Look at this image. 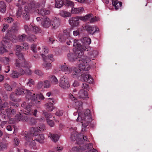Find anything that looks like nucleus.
I'll use <instances>...</instances> for the list:
<instances>
[{
	"label": "nucleus",
	"mask_w": 152,
	"mask_h": 152,
	"mask_svg": "<svg viewBox=\"0 0 152 152\" xmlns=\"http://www.w3.org/2000/svg\"><path fill=\"white\" fill-rule=\"evenodd\" d=\"M82 104L81 101L75 102V108L77 110V112H74L73 115L75 116L78 114L76 120L77 121L80 122L82 123V131L84 132L86 131L87 126L89 123L91 121L92 118L89 110H86L84 111L82 110Z\"/></svg>",
	"instance_id": "f257e3e1"
},
{
	"label": "nucleus",
	"mask_w": 152,
	"mask_h": 152,
	"mask_svg": "<svg viewBox=\"0 0 152 152\" xmlns=\"http://www.w3.org/2000/svg\"><path fill=\"white\" fill-rule=\"evenodd\" d=\"M81 55L79 50H76L73 53H69L67 55L68 60L71 62H74L77 60L80 68L84 70H89L90 69V66L88 64L89 61L86 60L87 57Z\"/></svg>",
	"instance_id": "f03ea898"
},
{
	"label": "nucleus",
	"mask_w": 152,
	"mask_h": 152,
	"mask_svg": "<svg viewBox=\"0 0 152 152\" xmlns=\"http://www.w3.org/2000/svg\"><path fill=\"white\" fill-rule=\"evenodd\" d=\"M14 31H15L13 28H10L9 29L6 35L1 42V44L2 46L6 47H8V45H10L11 42L13 43H15L18 40L22 41L26 39V35L24 34L19 35L17 39L15 35L12 34Z\"/></svg>",
	"instance_id": "7ed1b4c3"
},
{
	"label": "nucleus",
	"mask_w": 152,
	"mask_h": 152,
	"mask_svg": "<svg viewBox=\"0 0 152 152\" xmlns=\"http://www.w3.org/2000/svg\"><path fill=\"white\" fill-rule=\"evenodd\" d=\"M26 94V97L27 99L28 100L30 99L33 102V103L35 104H37L40 102V101L38 100L39 99H44V96L41 94H33L27 90H25L22 88H18L16 91V95H19L23 94Z\"/></svg>",
	"instance_id": "20e7f679"
},
{
	"label": "nucleus",
	"mask_w": 152,
	"mask_h": 152,
	"mask_svg": "<svg viewBox=\"0 0 152 152\" xmlns=\"http://www.w3.org/2000/svg\"><path fill=\"white\" fill-rule=\"evenodd\" d=\"M26 134L25 133V137L26 139L25 145L26 146H27L28 145L30 148H32L33 149H36L37 148L35 147L36 144L34 140H36L41 143H43L44 142L43 141L45 139V137L44 135L43 134H38V136H37L36 138L33 137L32 139L29 138L28 135L27 136Z\"/></svg>",
	"instance_id": "39448f33"
},
{
	"label": "nucleus",
	"mask_w": 152,
	"mask_h": 152,
	"mask_svg": "<svg viewBox=\"0 0 152 152\" xmlns=\"http://www.w3.org/2000/svg\"><path fill=\"white\" fill-rule=\"evenodd\" d=\"M76 128H70V131L71 132V139L72 140L74 141L76 140V142L77 144H81L83 143V140L87 141V138L85 136H83L80 134L78 136L76 134V132L75 131Z\"/></svg>",
	"instance_id": "423d86ee"
},
{
	"label": "nucleus",
	"mask_w": 152,
	"mask_h": 152,
	"mask_svg": "<svg viewBox=\"0 0 152 152\" xmlns=\"http://www.w3.org/2000/svg\"><path fill=\"white\" fill-rule=\"evenodd\" d=\"M41 99H39L38 100L40 101V102L38 103L37 104H35L33 103V102L31 100V102L29 103L28 104V105L27 106L26 105V102H25L23 103V104L21 105V106L22 107H23L25 109V114H29V115H32V114L34 116H36L37 114V110H34V112L33 113V110L32 108L30 107V106H32V104H33V105H35L37 106V105L39 104L40 102V101L39 100Z\"/></svg>",
	"instance_id": "0eeeda50"
},
{
	"label": "nucleus",
	"mask_w": 152,
	"mask_h": 152,
	"mask_svg": "<svg viewBox=\"0 0 152 152\" xmlns=\"http://www.w3.org/2000/svg\"><path fill=\"white\" fill-rule=\"evenodd\" d=\"M19 58L20 59L19 61L18 59H16L15 63V66L16 68L22 67L24 69L27 68H30L31 67L29 63L24 59V58L22 59L21 57L20 58L19 57Z\"/></svg>",
	"instance_id": "6e6552de"
},
{
	"label": "nucleus",
	"mask_w": 152,
	"mask_h": 152,
	"mask_svg": "<svg viewBox=\"0 0 152 152\" xmlns=\"http://www.w3.org/2000/svg\"><path fill=\"white\" fill-rule=\"evenodd\" d=\"M70 73L73 77L78 78L82 73V70L87 71L88 70H84L80 68L78 65V67H72Z\"/></svg>",
	"instance_id": "1a4fd4ad"
},
{
	"label": "nucleus",
	"mask_w": 152,
	"mask_h": 152,
	"mask_svg": "<svg viewBox=\"0 0 152 152\" xmlns=\"http://www.w3.org/2000/svg\"><path fill=\"white\" fill-rule=\"evenodd\" d=\"M80 40L75 39L73 43V46L75 48V51L79 50L81 53V55L83 54V51L86 50V46L80 45Z\"/></svg>",
	"instance_id": "9d476101"
},
{
	"label": "nucleus",
	"mask_w": 152,
	"mask_h": 152,
	"mask_svg": "<svg viewBox=\"0 0 152 152\" xmlns=\"http://www.w3.org/2000/svg\"><path fill=\"white\" fill-rule=\"evenodd\" d=\"M59 86L63 89H66L70 86V84L68 77L63 76L60 78L59 81Z\"/></svg>",
	"instance_id": "9b49d317"
},
{
	"label": "nucleus",
	"mask_w": 152,
	"mask_h": 152,
	"mask_svg": "<svg viewBox=\"0 0 152 152\" xmlns=\"http://www.w3.org/2000/svg\"><path fill=\"white\" fill-rule=\"evenodd\" d=\"M29 48L28 44L26 43H23V46H20L19 45H17L16 47V54L17 56L19 57L20 58H23V54L20 53V51L23 49L24 48L26 50H28Z\"/></svg>",
	"instance_id": "f8f14e48"
},
{
	"label": "nucleus",
	"mask_w": 152,
	"mask_h": 152,
	"mask_svg": "<svg viewBox=\"0 0 152 152\" xmlns=\"http://www.w3.org/2000/svg\"><path fill=\"white\" fill-rule=\"evenodd\" d=\"M80 16L72 17L69 20V23L70 25L72 27L78 26L80 23Z\"/></svg>",
	"instance_id": "ddd939ff"
},
{
	"label": "nucleus",
	"mask_w": 152,
	"mask_h": 152,
	"mask_svg": "<svg viewBox=\"0 0 152 152\" xmlns=\"http://www.w3.org/2000/svg\"><path fill=\"white\" fill-rule=\"evenodd\" d=\"M51 20L46 17H43L42 18V26L45 28H48L51 26Z\"/></svg>",
	"instance_id": "4468645a"
},
{
	"label": "nucleus",
	"mask_w": 152,
	"mask_h": 152,
	"mask_svg": "<svg viewBox=\"0 0 152 152\" xmlns=\"http://www.w3.org/2000/svg\"><path fill=\"white\" fill-rule=\"evenodd\" d=\"M81 77L80 80L81 81H87L89 83H93V79L91 76L88 73L85 74L84 73L81 74Z\"/></svg>",
	"instance_id": "2eb2a0df"
},
{
	"label": "nucleus",
	"mask_w": 152,
	"mask_h": 152,
	"mask_svg": "<svg viewBox=\"0 0 152 152\" xmlns=\"http://www.w3.org/2000/svg\"><path fill=\"white\" fill-rule=\"evenodd\" d=\"M48 103L45 104L46 108L47 110L49 111H52L54 109L53 104V98H49L48 99Z\"/></svg>",
	"instance_id": "dca6fc26"
},
{
	"label": "nucleus",
	"mask_w": 152,
	"mask_h": 152,
	"mask_svg": "<svg viewBox=\"0 0 152 152\" xmlns=\"http://www.w3.org/2000/svg\"><path fill=\"white\" fill-rule=\"evenodd\" d=\"M98 54V51L95 50H94L91 51L89 52L88 54V57L87 56H86L87 57L86 60H89V61L88 63V64L89 65V63L90 61L91 60L93 59V58L96 56Z\"/></svg>",
	"instance_id": "f3484780"
},
{
	"label": "nucleus",
	"mask_w": 152,
	"mask_h": 152,
	"mask_svg": "<svg viewBox=\"0 0 152 152\" xmlns=\"http://www.w3.org/2000/svg\"><path fill=\"white\" fill-rule=\"evenodd\" d=\"M86 31L91 34H93L96 32H98L99 29L95 26H87Z\"/></svg>",
	"instance_id": "a211bd4d"
},
{
	"label": "nucleus",
	"mask_w": 152,
	"mask_h": 152,
	"mask_svg": "<svg viewBox=\"0 0 152 152\" xmlns=\"http://www.w3.org/2000/svg\"><path fill=\"white\" fill-rule=\"evenodd\" d=\"M44 6L43 4H40L38 3H36L35 2H32L30 4V6L29 7V10H32L33 11H34L35 8H39L41 7H43Z\"/></svg>",
	"instance_id": "6ab92c4d"
},
{
	"label": "nucleus",
	"mask_w": 152,
	"mask_h": 152,
	"mask_svg": "<svg viewBox=\"0 0 152 152\" xmlns=\"http://www.w3.org/2000/svg\"><path fill=\"white\" fill-rule=\"evenodd\" d=\"M84 11V9L82 7L78 8L73 7L71 11V14H78L82 13Z\"/></svg>",
	"instance_id": "aec40b11"
},
{
	"label": "nucleus",
	"mask_w": 152,
	"mask_h": 152,
	"mask_svg": "<svg viewBox=\"0 0 152 152\" xmlns=\"http://www.w3.org/2000/svg\"><path fill=\"white\" fill-rule=\"evenodd\" d=\"M60 25V22L59 19L55 18L51 20V26L53 28H57Z\"/></svg>",
	"instance_id": "412c9836"
},
{
	"label": "nucleus",
	"mask_w": 152,
	"mask_h": 152,
	"mask_svg": "<svg viewBox=\"0 0 152 152\" xmlns=\"http://www.w3.org/2000/svg\"><path fill=\"white\" fill-rule=\"evenodd\" d=\"M87 144L86 146H83V147H75L73 148L71 150L72 152H81L87 149L88 145Z\"/></svg>",
	"instance_id": "4be33fe9"
},
{
	"label": "nucleus",
	"mask_w": 152,
	"mask_h": 152,
	"mask_svg": "<svg viewBox=\"0 0 152 152\" xmlns=\"http://www.w3.org/2000/svg\"><path fill=\"white\" fill-rule=\"evenodd\" d=\"M79 95L80 98L84 99L88 98L87 92L83 89L80 91L79 93Z\"/></svg>",
	"instance_id": "5701e85b"
},
{
	"label": "nucleus",
	"mask_w": 152,
	"mask_h": 152,
	"mask_svg": "<svg viewBox=\"0 0 152 152\" xmlns=\"http://www.w3.org/2000/svg\"><path fill=\"white\" fill-rule=\"evenodd\" d=\"M41 55L42 56L43 60L47 59V56L45 55L48 53V48L45 46L42 47L41 50L40 51Z\"/></svg>",
	"instance_id": "b1692460"
},
{
	"label": "nucleus",
	"mask_w": 152,
	"mask_h": 152,
	"mask_svg": "<svg viewBox=\"0 0 152 152\" xmlns=\"http://www.w3.org/2000/svg\"><path fill=\"white\" fill-rule=\"evenodd\" d=\"M72 67H68L67 65L65 64L62 65L61 66V70L66 72V73L69 74L71 70Z\"/></svg>",
	"instance_id": "393cba45"
},
{
	"label": "nucleus",
	"mask_w": 152,
	"mask_h": 152,
	"mask_svg": "<svg viewBox=\"0 0 152 152\" xmlns=\"http://www.w3.org/2000/svg\"><path fill=\"white\" fill-rule=\"evenodd\" d=\"M39 132L38 127L32 128L31 129V136H33L32 137L34 136L37 137L38 135Z\"/></svg>",
	"instance_id": "a878e982"
},
{
	"label": "nucleus",
	"mask_w": 152,
	"mask_h": 152,
	"mask_svg": "<svg viewBox=\"0 0 152 152\" xmlns=\"http://www.w3.org/2000/svg\"><path fill=\"white\" fill-rule=\"evenodd\" d=\"M81 42L84 45L83 46L88 45L90 44L91 43V40L90 38L88 37H84L81 40Z\"/></svg>",
	"instance_id": "bb28decb"
},
{
	"label": "nucleus",
	"mask_w": 152,
	"mask_h": 152,
	"mask_svg": "<svg viewBox=\"0 0 152 152\" xmlns=\"http://www.w3.org/2000/svg\"><path fill=\"white\" fill-rule=\"evenodd\" d=\"M59 14L61 16L64 18L70 17L72 15L71 12L63 10L60 11Z\"/></svg>",
	"instance_id": "cd10ccee"
},
{
	"label": "nucleus",
	"mask_w": 152,
	"mask_h": 152,
	"mask_svg": "<svg viewBox=\"0 0 152 152\" xmlns=\"http://www.w3.org/2000/svg\"><path fill=\"white\" fill-rule=\"evenodd\" d=\"M24 70L23 69H21L20 71V74L21 75L26 74L27 75H30L32 73V71L30 69V68L24 69Z\"/></svg>",
	"instance_id": "c85d7f7f"
},
{
	"label": "nucleus",
	"mask_w": 152,
	"mask_h": 152,
	"mask_svg": "<svg viewBox=\"0 0 152 152\" xmlns=\"http://www.w3.org/2000/svg\"><path fill=\"white\" fill-rule=\"evenodd\" d=\"M6 11V4L3 1H0V12L4 13Z\"/></svg>",
	"instance_id": "c756f323"
},
{
	"label": "nucleus",
	"mask_w": 152,
	"mask_h": 152,
	"mask_svg": "<svg viewBox=\"0 0 152 152\" xmlns=\"http://www.w3.org/2000/svg\"><path fill=\"white\" fill-rule=\"evenodd\" d=\"M48 135V137L54 142H56L59 139V136L57 134H53L49 133Z\"/></svg>",
	"instance_id": "7c9ffc66"
},
{
	"label": "nucleus",
	"mask_w": 152,
	"mask_h": 152,
	"mask_svg": "<svg viewBox=\"0 0 152 152\" xmlns=\"http://www.w3.org/2000/svg\"><path fill=\"white\" fill-rule=\"evenodd\" d=\"M37 10H38V13L42 15H48L50 13V11L48 10L43 9L40 10L38 9Z\"/></svg>",
	"instance_id": "2f4dec72"
},
{
	"label": "nucleus",
	"mask_w": 152,
	"mask_h": 152,
	"mask_svg": "<svg viewBox=\"0 0 152 152\" xmlns=\"http://www.w3.org/2000/svg\"><path fill=\"white\" fill-rule=\"evenodd\" d=\"M71 32L72 30L69 28L66 29L64 31V33L66 36L67 39H70L71 38L70 33Z\"/></svg>",
	"instance_id": "473e14b6"
},
{
	"label": "nucleus",
	"mask_w": 152,
	"mask_h": 152,
	"mask_svg": "<svg viewBox=\"0 0 152 152\" xmlns=\"http://www.w3.org/2000/svg\"><path fill=\"white\" fill-rule=\"evenodd\" d=\"M92 16V15L91 14L86 15L84 16H80V20L83 21H86L91 18Z\"/></svg>",
	"instance_id": "72a5a7b5"
},
{
	"label": "nucleus",
	"mask_w": 152,
	"mask_h": 152,
	"mask_svg": "<svg viewBox=\"0 0 152 152\" xmlns=\"http://www.w3.org/2000/svg\"><path fill=\"white\" fill-rule=\"evenodd\" d=\"M0 61L3 62L5 65L9 64V63L10 61V59L7 57L4 58L0 57Z\"/></svg>",
	"instance_id": "f704fd0d"
},
{
	"label": "nucleus",
	"mask_w": 152,
	"mask_h": 152,
	"mask_svg": "<svg viewBox=\"0 0 152 152\" xmlns=\"http://www.w3.org/2000/svg\"><path fill=\"white\" fill-rule=\"evenodd\" d=\"M87 152H98L94 148L92 149L93 147V145L91 143H89L88 145Z\"/></svg>",
	"instance_id": "c9c22d12"
},
{
	"label": "nucleus",
	"mask_w": 152,
	"mask_h": 152,
	"mask_svg": "<svg viewBox=\"0 0 152 152\" xmlns=\"http://www.w3.org/2000/svg\"><path fill=\"white\" fill-rule=\"evenodd\" d=\"M63 4V3L61 0H56L55 7L56 8H59L61 7Z\"/></svg>",
	"instance_id": "e433bc0d"
},
{
	"label": "nucleus",
	"mask_w": 152,
	"mask_h": 152,
	"mask_svg": "<svg viewBox=\"0 0 152 152\" xmlns=\"http://www.w3.org/2000/svg\"><path fill=\"white\" fill-rule=\"evenodd\" d=\"M65 4L67 7H72L74 6V3L72 1L69 0H65L64 1Z\"/></svg>",
	"instance_id": "4c0bfd02"
},
{
	"label": "nucleus",
	"mask_w": 152,
	"mask_h": 152,
	"mask_svg": "<svg viewBox=\"0 0 152 152\" xmlns=\"http://www.w3.org/2000/svg\"><path fill=\"white\" fill-rule=\"evenodd\" d=\"M46 59L44 60V62L43 64V66L44 68L48 70L51 68L52 65L51 63H47L46 61Z\"/></svg>",
	"instance_id": "58836bf2"
},
{
	"label": "nucleus",
	"mask_w": 152,
	"mask_h": 152,
	"mask_svg": "<svg viewBox=\"0 0 152 152\" xmlns=\"http://www.w3.org/2000/svg\"><path fill=\"white\" fill-rule=\"evenodd\" d=\"M33 32L35 34H38L41 32V30L39 27L37 26L32 27V29Z\"/></svg>",
	"instance_id": "ea45409f"
},
{
	"label": "nucleus",
	"mask_w": 152,
	"mask_h": 152,
	"mask_svg": "<svg viewBox=\"0 0 152 152\" xmlns=\"http://www.w3.org/2000/svg\"><path fill=\"white\" fill-rule=\"evenodd\" d=\"M8 145V143L7 142H0V149L1 150H3L7 149Z\"/></svg>",
	"instance_id": "a19ab883"
},
{
	"label": "nucleus",
	"mask_w": 152,
	"mask_h": 152,
	"mask_svg": "<svg viewBox=\"0 0 152 152\" xmlns=\"http://www.w3.org/2000/svg\"><path fill=\"white\" fill-rule=\"evenodd\" d=\"M50 79L51 82L54 84H57L58 82L56 77L54 76H51L50 77Z\"/></svg>",
	"instance_id": "79ce46f5"
},
{
	"label": "nucleus",
	"mask_w": 152,
	"mask_h": 152,
	"mask_svg": "<svg viewBox=\"0 0 152 152\" xmlns=\"http://www.w3.org/2000/svg\"><path fill=\"white\" fill-rule=\"evenodd\" d=\"M113 4L114 6L115 9L116 10L118 9L122 5V2L118 1L116 2H114V3Z\"/></svg>",
	"instance_id": "37998d69"
},
{
	"label": "nucleus",
	"mask_w": 152,
	"mask_h": 152,
	"mask_svg": "<svg viewBox=\"0 0 152 152\" xmlns=\"http://www.w3.org/2000/svg\"><path fill=\"white\" fill-rule=\"evenodd\" d=\"M43 85V86L45 88H48L50 86V82L47 80L44 81Z\"/></svg>",
	"instance_id": "c03bdc74"
},
{
	"label": "nucleus",
	"mask_w": 152,
	"mask_h": 152,
	"mask_svg": "<svg viewBox=\"0 0 152 152\" xmlns=\"http://www.w3.org/2000/svg\"><path fill=\"white\" fill-rule=\"evenodd\" d=\"M59 40L60 42H64L65 40V38L64 36L62 33H60L58 35Z\"/></svg>",
	"instance_id": "a18cd8bd"
},
{
	"label": "nucleus",
	"mask_w": 152,
	"mask_h": 152,
	"mask_svg": "<svg viewBox=\"0 0 152 152\" xmlns=\"http://www.w3.org/2000/svg\"><path fill=\"white\" fill-rule=\"evenodd\" d=\"M19 74L17 72L13 71L11 74V76L13 78H18L19 76Z\"/></svg>",
	"instance_id": "49530a36"
},
{
	"label": "nucleus",
	"mask_w": 152,
	"mask_h": 152,
	"mask_svg": "<svg viewBox=\"0 0 152 152\" xmlns=\"http://www.w3.org/2000/svg\"><path fill=\"white\" fill-rule=\"evenodd\" d=\"M36 39L35 36L34 35H32L29 37L27 38V39L31 42L35 41Z\"/></svg>",
	"instance_id": "de8ad7c7"
},
{
	"label": "nucleus",
	"mask_w": 152,
	"mask_h": 152,
	"mask_svg": "<svg viewBox=\"0 0 152 152\" xmlns=\"http://www.w3.org/2000/svg\"><path fill=\"white\" fill-rule=\"evenodd\" d=\"M25 11L26 12V13H24L23 14V18L25 19L26 20H28L29 18V15H28V12L27 10H26V8L25 7Z\"/></svg>",
	"instance_id": "09e8293b"
},
{
	"label": "nucleus",
	"mask_w": 152,
	"mask_h": 152,
	"mask_svg": "<svg viewBox=\"0 0 152 152\" xmlns=\"http://www.w3.org/2000/svg\"><path fill=\"white\" fill-rule=\"evenodd\" d=\"M38 130L40 132H42L45 130V125L43 124H40L39 126V128H38Z\"/></svg>",
	"instance_id": "8fccbe9b"
},
{
	"label": "nucleus",
	"mask_w": 152,
	"mask_h": 152,
	"mask_svg": "<svg viewBox=\"0 0 152 152\" xmlns=\"http://www.w3.org/2000/svg\"><path fill=\"white\" fill-rule=\"evenodd\" d=\"M100 20V18L98 17H95L94 18H91L90 20V22H93L98 21Z\"/></svg>",
	"instance_id": "3c124183"
},
{
	"label": "nucleus",
	"mask_w": 152,
	"mask_h": 152,
	"mask_svg": "<svg viewBox=\"0 0 152 152\" xmlns=\"http://www.w3.org/2000/svg\"><path fill=\"white\" fill-rule=\"evenodd\" d=\"M43 86V82L42 81H39L37 84V88L39 89L41 88Z\"/></svg>",
	"instance_id": "603ef678"
},
{
	"label": "nucleus",
	"mask_w": 152,
	"mask_h": 152,
	"mask_svg": "<svg viewBox=\"0 0 152 152\" xmlns=\"http://www.w3.org/2000/svg\"><path fill=\"white\" fill-rule=\"evenodd\" d=\"M63 149L62 146L60 145H58L55 149L54 150L56 151H57L59 152L61 151Z\"/></svg>",
	"instance_id": "864d4df0"
},
{
	"label": "nucleus",
	"mask_w": 152,
	"mask_h": 152,
	"mask_svg": "<svg viewBox=\"0 0 152 152\" xmlns=\"http://www.w3.org/2000/svg\"><path fill=\"white\" fill-rule=\"evenodd\" d=\"M34 73L39 76H42L43 75L42 72L37 69L35 70L34 72Z\"/></svg>",
	"instance_id": "5fc2aeb1"
},
{
	"label": "nucleus",
	"mask_w": 152,
	"mask_h": 152,
	"mask_svg": "<svg viewBox=\"0 0 152 152\" xmlns=\"http://www.w3.org/2000/svg\"><path fill=\"white\" fill-rule=\"evenodd\" d=\"M47 121L48 124L50 127H53L54 126V123L53 121L50 119H48Z\"/></svg>",
	"instance_id": "6e6d98bb"
},
{
	"label": "nucleus",
	"mask_w": 152,
	"mask_h": 152,
	"mask_svg": "<svg viewBox=\"0 0 152 152\" xmlns=\"http://www.w3.org/2000/svg\"><path fill=\"white\" fill-rule=\"evenodd\" d=\"M63 111L61 110H58L56 113V115L58 116H61L63 114Z\"/></svg>",
	"instance_id": "4d7b16f0"
},
{
	"label": "nucleus",
	"mask_w": 152,
	"mask_h": 152,
	"mask_svg": "<svg viewBox=\"0 0 152 152\" xmlns=\"http://www.w3.org/2000/svg\"><path fill=\"white\" fill-rule=\"evenodd\" d=\"M4 20L6 21H7L8 23H11L13 21V19L10 17H8L7 18H5Z\"/></svg>",
	"instance_id": "13d9d810"
},
{
	"label": "nucleus",
	"mask_w": 152,
	"mask_h": 152,
	"mask_svg": "<svg viewBox=\"0 0 152 152\" xmlns=\"http://www.w3.org/2000/svg\"><path fill=\"white\" fill-rule=\"evenodd\" d=\"M34 80L32 79H29L28 82L27 83V84L29 86H31V84H34Z\"/></svg>",
	"instance_id": "bf43d9fd"
},
{
	"label": "nucleus",
	"mask_w": 152,
	"mask_h": 152,
	"mask_svg": "<svg viewBox=\"0 0 152 152\" xmlns=\"http://www.w3.org/2000/svg\"><path fill=\"white\" fill-rule=\"evenodd\" d=\"M14 144L15 146H18L20 142L19 140L17 138H15L14 139Z\"/></svg>",
	"instance_id": "052dcab7"
},
{
	"label": "nucleus",
	"mask_w": 152,
	"mask_h": 152,
	"mask_svg": "<svg viewBox=\"0 0 152 152\" xmlns=\"http://www.w3.org/2000/svg\"><path fill=\"white\" fill-rule=\"evenodd\" d=\"M15 96V94H14V93L11 94L10 95V99L12 101H13L15 102H18L17 100L16 99H15L14 98V97Z\"/></svg>",
	"instance_id": "680f3d73"
},
{
	"label": "nucleus",
	"mask_w": 152,
	"mask_h": 152,
	"mask_svg": "<svg viewBox=\"0 0 152 152\" xmlns=\"http://www.w3.org/2000/svg\"><path fill=\"white\" fill-rule=\"evenodd\" d=\"M7 50L4 47H1L0 48V53L1 54H3Z\"/></svg>",
	"instance_id": "e2e57ef3"
},
{
	"label": "nucleus",
	"mask_w": 152,
	"mask_h": 152,
	"mask_svg": "<svg viewBox=\"0 0 152 152\" xmlns=\"http://www.w3.org/2000/svg\"><path fill=\"white\" fill-rule=\"evenodd\" d=\"M88 87V85L86 83H83L82 85V88L84 89H87Z\"/></svg>",
	"instance_id": "0e129e2a"
},
{
	"label": "nucleus",
	"mask_w": 152,
	"mask_h": 152,
	"mask_svg": "<svg viewBox=\"0 0 152 152\" xmlns=\"http://www.w3.org/2000/svg\"><path fill=\"white\" fill-rule=\"evenodd\" d=\"M9 27V26L7 24H4L3 25V28L2 30V31L3 32L5 30L8 28Z\"/></svg>",
	"instance_id": "69168bd1"
},
{
	"label": "nucleus",
	"mask_w": 152,
	"mask_h": 152,
	"mask_svg": "<svg viewBox=\"0 0 152 152\" xmlns=\"http://www.w3.org/2000/svg\"><path fill=\"white\" fill-rule=\"evenodd\" d=\"M36 45L34 44H32L31 46V50L34 52H36Z\"/></svg>",
	"instance_id": "338daca9"
},
{
	"label": "nucleus",
	"mask_w": 152,
	"mask_h": 152,
	"mask_svg": "<svg viewBox=\"0 0 152 152\" xmlns=\"http://www.w3.org/2000/svg\"><path fill=\"white\" fill-rule=\"evenodd\" d=\"M79 82L77 80H75L73 84V86L74 87H77L79 86Z\"/></svg>",
	"instance_id": "774afa93"
}]
</instances>
